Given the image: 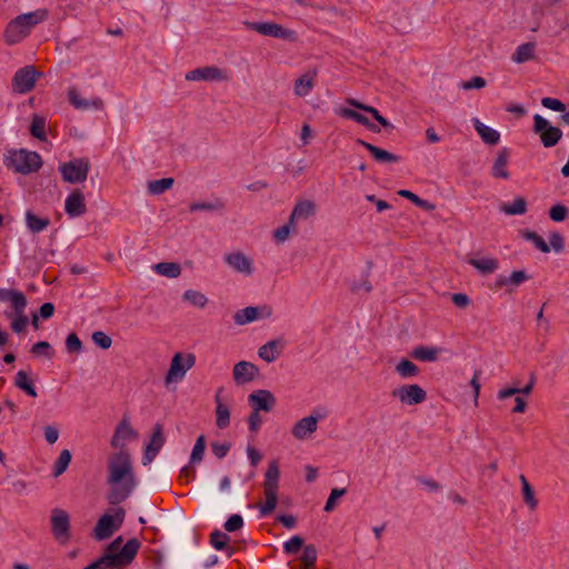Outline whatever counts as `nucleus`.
<instances>
[{
  "label": "nucleus",
  "mask_w": 569,
  "mask_h": 569,
  "mask_svg": "<svg viewBox=\"0 0 569 569\" xmlns=\"http://www.w3.org/2000/svg\"><path fill=\"white\" fill-rule=\"evenodd\" d=\"M26 224L32 233H39L46 230L50 224V219L38 217L31 211L26 212Z\"/></svg>",
  "instance_id": "nucleus-33"
},
{
  "label": "nucleus",
  "mask_w": 569,
  "mask_h": 569,
  "mask_svg": "<svg viewBox=\"0 0 569 569\" xmlns=\"http://www.w3.org/2000/svg\"><path fill=\"white\" fill-rule=\"evenodd\" d=\"M14 385L23 390L28 396L36 398L37 391L32 382L30 381L28 373L23 370H20L16 375Z\"/></svg>",
  "instance_id": "nucleus-41"
},
{
  "label": "nucleus",
  "mask_w": 569,
  "mask_h": 569,
  "mask_svg": "<svg viewBox=\"0 0 569 569\" xmlns=\"http://www.w3.org/2000/svg\"><path fill=\"white\" fill-rule=\"evenodd\" d=\"M439 349L435 347L419 346L415 348L411 356L420 361H436L438 359Z\"/></svg>",
  "instance_id": "nucleus-37"
},
{
  "label": "nucleus",
  "mask_w": 569,
  "mask_h": 569,
  "mask_svg": "<svg viewBox=\"0 0 569 569\" xmlns=\"http://www.w3.org/2000/svg\"><path fill=\"white\" fill-rule=\"evenodd\" d=\"M340 114L347 119H352L355 120L356 122L365 126L366 128H368L370 131L372 132H380V128L377 127L375 123L370 122L369 119L359 113L358 111L356 110H352V109H348V108H345L341 110Z\"/></svg>",
  "instance_id": "nucleus-34"
},
{
  "label": "nucleus",
  "mask_w": 569,
  "mask_h": 569,
  "mask_svg": "<svg viewBox=\"0 0 569 569\" xmlns=\"http://www.w3.org/2000/svg\"><path fill=\"white\" fill-rule=\"evenodd\" d=\"M316 72H308L298 78L293 91L298 97H306L315 84Z\"/></svg>",
  "instance_id": "nucleus-31"
},
{
  "label": "nucleus",
  "mask_w": 569,
  "mask_h": 569,
  "mask_svg": "<svg viewBox=\"0 0 569 569\" xmlns=\"http://www.w3.org/2000/svg\"><path fill=\"white\" fill-rule=\"evenodd\" d=\"M396 372L401 378H412L419 375L420 370L417 365H415L412 361L402 359L399 361V363L396 366Z\"/></svg>",
  "instance_id": "nucleus-42"
},
{
  "label": "nucleus",
  "mask_w": 569,
  "mask_h": 569,
  "mask_svg": "<svg viewBox=\"0 0 569 569\" xmlns=\"http://www.w3.org/2000/svg\"><path fill=\"white\" fill-rule=\"evenodd\" d=\"M62 178L69 183H81L88 178L90 162L87 158H77L59 167Z\"/></svg>",
  "instance_id": "nucleus-8"
},
{
  "label": "nucleus",
  "mask_w": 569,
  "mask_h": 569,
  "mask_svg": "<svg viewBox=\"0 0 569 569\" xmlns=\"http://www.w3.org/2000/svg\"><path fill=\"white\" fill-rule=\"evenodd\" d=\"M64 210L71 218L81 217L86 213L87 206L81 190L76 189L67 197Z\"/></svg>",
  "instance_id": "nucleus-20"
},
{
  "label": "nucleus",
  "mask_w": 569,
  "mask_h": 569,
  "mask_svg": "<svg viewBox=\"0 0 569 569\" xmlns=\"http://www.w3.org/2000/svg\"><path fill=\"white\" fill-rule=\"evenodd\" d=\"M284 341L272 339L258 349V356L268 363L273 362L283 351Z\"/></svg>",
  "instance_id": "nucleus-24"
},
{
  "label": "nucleus",
  "mask_w": 569,
  "mask_h": 569,
  "mask_svg": "<svg viewBox=\"0 0 569 569\" xmlns=\"http://www.w3.org/2000/svg\"><path fill=\"white\" fill-rule=\"evenodd\" d=\"M318 417L308 416L295 423L291 433L296 439L303 440L310 437L318 427Z\"/></svg>",
  "instance_id": "nucleus-21"
},
{
  "label": "nucleus",
  "mask_w": 569,
  "mask_h": 569,
  "mask_svg": "<svg viewBox=\"0 0 569 569\" xmlns=\"http://www.w3.org/2000/svg\"><path fill=\"white\" fill-rule=\"evenodd\" d=\"M42 73L33 66H26L19 69L12 78V89L18 93H28L34 88L36 81Z\"/></svg>",
  "instance_id": "nucleus-14"
},
{
  "label": "nucleus",
  "mask_w": 569,
  "mask_h": 569,
  "mask_svg": "<svg viewBox=\"0 0 569 569\" xmlns=\"http://www.w3.org/2000/svg\"><path fill=\"white\" fill-rule=\"evenodd\" d=\"M164 445V436L162 426L160 423H157L153 427V433L151 436V439L149 443L146 446L144 453L142 457V463L144 466L152 462V460L156 458L158 452L161 450L162 446Z\"/></svg>",
  "instance_id": "nucleus-18"
},
{
  "label": "nucleus",
  "mask_w": 569,
  "mask_h": 569,
  "mask_svg": "<svg viewBox=\"0 0 569 569\" xmlns=\"http://www.w3.org/2000/svg\"><path fill=\"white\" fill-rule=\"evenodd\" d=\"M124 515V509L121 507L113 513L102 515L93 529L94 538L99 541L110 538L122 526Z\"/></svg>",
  "instance_id": "nucleus-6"
},
{
  "label": "nucleus",
  "mask_w": 569,
  "mask_h": 569,
  "mask_svg": "<svg viewBox=\"0 0 569 569\" xmlns=\"http://www.w3.org/2000/svg\"><path fill=\"white\" fill-rule=\"evenodd\" d=\"M280 470L277 460L269 462L267 471L264 473L263 481V493L264 503L259 505V512L262 517L270 515L278 502V488H279Z\"/></svg>",
  "instance_id": "nucleus-5"
},
{
  "label": "nucleus",
  "mask_w": 569,
  "mask_h": 569,
  "mask_svg": "<svg viewBox=\"0 0 569 569\" xmlns=\"http://www.w3.org/2000/svg\"><path fill=\"white\" fill-rule=\"evenodd\" d=\"M153 269L157 273L168 278H178L181 274V267L177 262H159Z\"/></svg>",
  "instance_id": "nucleus-39"
},
{
  "label": "nucleus",
  "mask_w": 569,
  "mask_h": 569,
  "mask_svg": "<svg viewBox=\"0 0 569 569\" xmlns=\"http://www.w3.org/2000/svg\"><path fill=\"white\" fill-rule=\"evenodd\" d=\"M522 237L526 240L531 241L535 244V247L537 249H539L540 251H542V252L550 251V247L547 244V242L543 240V238L540 237L538 233L530 231V230H525L522 232Z\"/></svg>",
  "instance_id": "nucleus-49"
},
{
  "label": "nucleus",
  "mask_w": 569,
  "mask_h": 569,
  "mask_svg": "<svg viewBox=\"0 0 569 569\" xmlns=\"http://www.w3.org/2000/svg\"><path fill=\"white\" fill-rule=\"evenodd\" d=\"M70 461V451L68 449H63L53 465V476L59 477L60 475H62L67 470Z\"/></svg>",
  "instance_id": "nucleus-46"
},
{
  "label": "nucleus",
  "mask_w": 569,
  "mask_h": 569,
  "mask_svg": "<svg viewBox=\"0 0 569 569\" xmlns=\"http://www.w3.org/2000/svg\"><path fill=\"white\" fill-rule=\"evenodd\" d=\"M51 532L57 541L66 545L70 540V518L66 510L54 508L50 516Z\"/></svg>",
  "instance_id": "nucleus-12"
},
{
  "label": "nucleus",
  "mask_w": 569,
  "mask_h": 569,
  "mask_svg": "<svg viewBox=\"0 0 569 569\" xmlns=\"http://www.w3.org/2000/svg\"><path fill=\"white\" fill-rule=\"evenodd\" d=\"M223 79V71L217 67L197 68L186 73V80L188 81H212Z\"/></svg>",
  "instance_id": "nucleus-22"
},
{
  "label": "nucleus",
  "mask_w": 569,
  "mask_h": 569,
  "mask_svg": "<svg viewBox=\"0 0 569 569\" xmlns=\"http://www.w3.org/2000/svg\"><path fill=\"white\" fill-rule=\"evenodd\" d=\"M206 449V438L203 435L199 436L196 440V443L193 446L191 456H190V462L197 463L200 462L203 458Z\"/></svg>",
  "instance_id": "nucleus-50"
},
{
  "label": "nucleus",
  "mask_w": 569,
  "mask_h": 569,
  "mask_svg": "<svg viewBox=\"0 0 569 569\" xmlns=\"http://www.w3.org/2000/svg\"><path fill=\"white\" fill-rule=\"evenodd\" d=\"M486 86V80L482 77H472L469 81L461 83L463 90L481 89Z\"/></svg>",
  "instance_id": "nucleus-64"
},
{
  "label": "nucleus",
  "mask_w": 569,
  "mask_h": 569,
  "mask_svg": "<svg viewBox=\"0 0 569 569\" xmlns=\"http://www.w3.org/2000/svg\"><path fill=\"white\" fill-rule=\"evenodd\" d=\"M66 349L70 353H79L82 350V342L77 333L72 332L68 335L66 339Z\"/></svg>",
  "instance_id": "nucleus-57"
},
{
  "label": "nucleus",
  "mask_w": 569,
  "mask_h": 569,
  "mask_svg": "<svg viewBox=\"0 0 569 569\" xmlns=\"http://www.w3.org/2000/svg\"><path fill=\"white\" fill-rule=\"evenodd\" d=\"M316 203L310 200H302L296 203L289 218L290 223H296L297 220H306L316 214Z\"/></svg>",
  "instance_id": "nucleus-26"
},
{
  "label": "nucleus",
  "mask_w": 569,
  "mask_h": 569,
  "mask_svg": "<svg viewBox=\"0 0 569 569\" xmlns=\"http://www.w3.org/2000/svg\"><path fill=\"white\" fill-rule=\"evenodd\" d=\"M216 425L219 429H226L230 423V410L221 402L220 390L216 395Z\"/></svg>",
  "instance_id": "nucleus-32"
},
{
  "label": "nucleus",
  "mask_w": 569,
  "mask_h": 569,
  "mask_svg": "<svg viewBox=\"0 0 569 569\" xmlns=\"http://www.w3.org/2000/svg\"><path fill=\"white\" fill-rule=\"evenodd\" d=\"M248 402L253 411L270 412L276 406V398L269 390L260 389L248 396Z\"/></svg>",
  "instance_id": "nucleus-17"
},
{
  "label": "nucleus",
  "mask_w": 569,
  "mask_h": 569,
  "mask_svg": "<svg viewBox=\"0 0 569 569\" xmlns=\"http://www.w3.org/2000/svg\"><path fill=\"white\" fill-rule=\"evenodd\" d=\"M347 102L359 110L370 113L376 120L380 117L379 111L371 106L363 104L355 99H348Z\"/></svg>",
  "instance_id": "nucleus-62"
},
{
  "label": "nucleus",
  "mask_w": 569,
  "mask_h": 569,
  "mask_svg": "<svg viewBox=\"0 0 569 569\" xmlns=\"http://www.w3.org/2000/svg\"><path fill=\"white\" fill-rule=\"evenodd\" d=\"M229 540H230L229 536L219 530H214L210 535V543L217 550H223L224 548H227Z\"/></svg>",
  "instance_id": "nucleus-51"
},
{
  "label": "nucleus",
  "mask_w": 569,
  "mask_h": 569,
  "mask_svg": "<svg viewBox=\"0 0 569 569\" xmlns=\"http://www.w3.org/2000/svg\"><path fill=\"white\" fill-rule=\"evenodd\" d=\"M106 482L110 487L107 500L110 505L124 501L137 486L132 460L127 450L112 452L107 458Z\"/></svg>",
  "instance_id": "nucleus-1"
},
{
  "label": "nucleus",
  "mask_w": 569,
  "mask_h": 569,
  "mask_svg": "<svg viewBox=\"0 0 569 569\" xmlns=\"http://www.w3.org/2000/svg\"><path fill=\"white\" fill-rule=\"evenodd\" d=\"M196 363V357L193 353H181L177 352L170 362L169 370L166 375L164 382L170 385L172 382L181 381L187 371L191 369Z\"/></svg>",
  "instance_id": "nucleus-7"
},
{
  "label": "nucleus",
  "mask_w": 569,
  "mask_h": 569,
  "mask_svg": "<svg viewBox=\"0 0 569 569\" xmlns=\"http://www.w3.org/2000/svg\"><path fill=\"white\" fill-rule=\"evenodd\" d=\"M509 152L506 148L499 150L497 158L492 166V176L496 178L508 179L509 172L507 171Z\"/></svg>",
  "instance_id": "nucleus-30"
},
{
  "label": "nucleus",
  "mask_w": 569,
  "mask_h": 569,
  "mask_svg": "<svg viewBox=\"0 0 569 569\" xmlns=\"http://www.w3.org/2000/svg\"><path fill=\"white\" fill-rule=\"evenodd\" d=\"M30 351L34 356L43 355L48 359H51L53 357L52 348H51L50 343L47 341H39V342L34 343L31 347Z\"/></svg>",
  "instance_id": "nucleus-54"
},
{
  "label": "nucleus",
  "mask_w": 569,
  "mask_h": 569,
  "mask_svg": "<svg viewBox=\"0 0 569 569\" xmlns=\"http://www.w3.org/2000/svg\"><path fill=\"white\" fill-rule=\"evenodd\" d=\"M244 26L247 29L256 31L262 36L289 40V41H296V39H297L296 31L283 28L281 24H278L274 22L246 21Z\"/></svg>",
  "instance_id": "nucleus-10"
},
{
  "label": "nucleus",
  "mask_w": 569,
  "mask_h": 569,
  "mask_svg": "<svg viewBox=\"0 0 569 569\" xmlns=\"http://www.w3.org/2000/svg\"><path fill=\"white\" fill-rule=\"evenodd\" d=\"M398 194L405 199L410 200L412 203L418 206L419 208H422L425 210L431 211L435 209V204L430 203L427 200L421 199L416 193L409 191V190H400L398 191Z\"/></svg>",
  "instance_id": "nucleus-47"
},
{
  "label": "nucleus",
  "mask_w": 569,
  "mask_h": 569,
  "mask_svg": "<svg viewBox=\"0 0 569 569\" xmlns=\"http://www.w3.org/2000/svg\"><path fill=\"white\" fill-rule=\"evenodd\" d=\"M468 263L482 276L491 274L499 269V260L492 257H473L468 259Z\"/></svg>",
  "instance_id": "nucleus-25"
},
{
  "label": "nucleus",
  "mask_w": 569,
  "mask_h": 569,
  "mask_svg": "<svg viewBox=\"0 0 569 569\" xmlns=\"http://www.w3.org/2000/svg\"><path fill=\"white\" fill-rule=\"evenodd\" d=\"M500 210L508 216L523 214L527 211L525 198L518 197L511 203H503Z\"/></svg>",
  "instance_id": "nucleus-38"
},
{
  "label": "nucleus",
  "mask_w": 569,
  "mask_h": 569,
  "mask_svg": "<svg viewBox=\"0 0 569 569\" xmlns=\"http://www.w3.org/2000/svg\"><path fill=\"white\" fill-rule=\"evenodd\" d=\"M259 376V368L249 361H239L234 365L232 377L237 385L253 381Z\"/></svg>",
  "instance_id": "nucleus-19"
},
{
  "label": "nucleus",
  "mask_w": 569,
  "mask_h": 569,
  "mask_svg": "<svg viewBox=\"0 0 569 569\" xmlns=\"http://www.w3.org/2000/svg\"><path fill=\"white\" fill-rule=\"evenodd\" d=\"M567 213L568 209L562 204H556L549 210L550 219L557 222L563 221L567 217Z\"/></svg>",
  "instance_id": "nucleus-59"
},
{
  "label": "nucleus",
  "mask_w": 569,
  "mask_h": 569,
  "mask_svg": "<svg viewBox=\"0 0 569 569\" xmlns=\"http://www.w3.org/2000/svg\"><path fill=\"white\" fill-rule=\"evenodd\" d=\"M172 178H162L159 180H152L148 182V191L151 194H161L164 191L169 190L173 186Z\"/></svg>",
  "instance_id": "nucleus-45"
},
{
  "label": "nucleus",
  "mask_w": 569,
  "mask_h": 569,
  "mask_svg": "<svg viewBox=\"0 0 569 569\" xmlns=\"http://www.w3.org/2000/svg\"><path fill=\"white\" fill-rule=\"evenodd\" d=\"M182 299L199 309L204 308L208 303V298L204 293L192 289L186 290Z\"/></svg>",
  "instance_id": "nucleus-43"
},
{
  "label": "nucleus",
  "mask_w": 569,
  "mask_h": 569,
  "mask_svg": "<svg viewBox=\"0 0 569 569\" xmlns=\"http://www.w3.org/2000/svg\"><path fill=\"white\" fill-rule=\"evenodd\" d=\"M223 262L236 273L251 277L254 273V262L251 257L241 250L224 253Z\"/></svg>",
  "instance_id": "nucleus-11"
},
{
  "label": "nucleus",
  "mask_w": 569,
  "mask_h": 569,
  "mask_svg": "<svg viewBox=\"0 0 569 569\" xmlns=\"http://www.w3.org/2000/svg\"><path fill=\"white\" fill-rule=\"evenodd\" d=\"M402 405L416 406L427 399V392L419 385H403L391 392Z\"/></svg>",
  "instance_id": "nucleus-15"
},
{
  "label": "nucleus",
  "mask_w": 569,
  "mask_h": 569,
  "mask_svg": "<svg viewBox=\"0 0 569 569\" xmlns=\"http://www.w3.org/2000/svg\"><path fill=\"white\" fill-rule=\"evenodd\" d=\"M3 164L16 173L29 174L41 168L42 160L34 151L11 149L4 153Z\"/></svg>",
  "instance_id": "nucleus-4"
},
{
  "label": "nucleus",
  "mask_w": 569,
  "mask_h": 569,
  "mask_svg": "<svg viewBox=\"0 0 569 569\" xmlns=\"http://www.w3.org/2000/svg\"><path fill=\"white\" fill-rule=\"evenodd\" d=\"M535 48L536 46L532 42L520 44L511 57L512 61L516 63H523L531 60L533 58Z\"/></svg>",
  "instance_id": "nucleus-36"
},
{
  "label": "nucleus",
  "mask_w": 569,
  "mask_h": 569,
  "mask_svg": "<svg viewBox=\"0 0 569 569\" xmlns=\"http://www.w3.org/2000/svg\"><path fill=\"white\" fill-rule=\"evenodd\" d=\"M262 425V418L260 416V412L251 411V413L248 417V426L249 430L252 432H257Z\"/></svg>",
  "instance_id": "nucleus-63"
},
{
  "label": "nucleus",
  "mask_w": 569,
  "mask_h": 569,
  "mask_svg": "<svg viewBox=\"0 0 569 569\" xmlns=\"http://www.w3.org/2000/svg\"><path fill=\"white\" fill-rule=\"evenodd\" d=\"M541 104L545 108H548L553 111L563 112L566 110V106L558 99L546 97L542 98Z\"/></svg>",
  "instance_id": "nucleus-61"
},
{
  "label": "nucleus",
  "mask_w": 569,
  "mask_h": 569,
  "mask_svg": "<svg viewBox=\"0 0 569 569\" xmlns=\"http://www.w3.org/2000/svg\"><path fill=\"white\" fill-rule=\"evenodd\" d=\"M137 438L138 432L131 427L129 418L123 416L116 427L114 433L110 440V446L114 449L124 450L126 442Z\"/></svg>",
  "instance_id": "nucleus-16"
},
{
  "label": "nucleus",
  "mask_w": 569,
  "mask_h": 569,
  "mask_svg": "<svg viewBox=\"0 0 569 569\" xmlns=\"http://www.w3.org/2000/svg\"><path fill=\"white\" fill-rule=\"evenodd\" d=\"M473 126H475L476 131L478 132V134L480 136V138L482 139V141L485 143L495 146L499 142L500 133L497 130L483 124L477 118L473 119Z\"/></svg>",
  "instance_id": "nucleus-28"
},
{
  "label": "nucleus",
  "mask_w": 569,
  "mask_h": 569,
  "mask_svg": "<svg viewBox=\"0 0 569 569\" xmlns=\"http://www.w3.org/2000/svg\"><path fill=\"white\" fill-rule=\"evenodd\" d=\"M292 230L296 231V227L295 223H290L289 218L286 224L273 231V239L278 242H284L289 238Z\"/></svg>",
  "instance_id": "nucleus-52"
},
{
  "label": "nucleus",
  "mask_w": 569,
  "mask_h": 569,
  "mask_svg": "<svg viewBox=\"0 0 569 569\" xmlns=\"http://www.w3.org/2000/svg\"><path fill=\"white\" fill-rule=\"evenodd\" d=\"M243 526V519L240 515H232L224 523V529L229 532L237 531Z\"/></svg>",
  "instance_id": "nucleus-60"
},
{
  "label": "nucleus",
  "mask_w": 569,
  "mask_h": 569,
  "mask_svg": "<svg viewBox=\"0 0 569 569\" xmlns=\"http://www.w3.org/2000/svg\"><path fill=\"white\" fill-rule=\"evenodd\" d=\"M530 277L523 270H516L510 273L509 277L499 276L496 280V287L503 288L508 286L518 287Z\"/></svg>",
  "instance_id": "nucleus-29"
},
{
  "label": "nucleus",
  "mask_w": 569,
  "mask_h": 569,
  "mask_svg": "<svg viewBox=\"0 0 569 569\" xmlns=\"http://www.w3.org/2000/svg\"><path fill=\"white\" fill-rule=\"evenodd\" d=\"M303 547V539L300 536H293L284 542L283 550L288 555L297 553Z\"/></svg>",
  "instance_id": "nucleus-55"
},
{
  "label": "nucleus",
  "mask_w": 569,
  "mask_h": 569,
  "mask_svg": "<svg viewBox=\"0 0 569 569\" xmlns=\"http://www.w3.org/2000/svg\"><path fill=\"white\" fill-rule=\"evenodd\" d=\"M140 547L141 542L137 538H132L124 543L119 555L104 552L98 560L83 569H123L133 561Z\"/></svg>",
  "instance_id": "nucleus-3"
},
{
  "label": "nucleus",
  "mask_w": 569,
  "mask_h": 569,
  "mask_svg": "<svg viewBox=\"0 0 569 569\" xmlns=\"http://www.w3.org/2000/svg\"><path fill=\"white\" fill-rule=\"evenodd\" d=\"M0 302L9 306V310L4 311L6 318L26 311L28 306V299L22 291L9 288H0Z\"/></svg>",
  "instance_id": "nucleus-13"
},
{
  "label": "nucleus",
  "mask_w": 569,
  "mask_h": 569,
  "mask_svg": "<svg viewBox=\"0 0 569 569\" xmlns=\"http://www.w3.org/2000/svg\"><path fill=\"white\" fill-rule=\"evenodd\" d=\"M48 18V10L38 9L12 19L4 30V41L16 44L29 36L31 29Z\"/></svg>",
  "instance_id": "nucleus-2"
},
{
  "label": "nucleus",
  "mask_w": 569,
  "mask_h": 569,
  "mask_svg": "<svg viewBox=\"0 0 569 569\" xmlns=\"http://www.w3.org/2000/svg\"><path fill=\"white\" fill-rule=\"evenodd\" d=\"M68 99L69 102L76 108L80 110L88 109H101L103 107V101L101 98H93L91 100H87L80 96L76 88H69L68 90Z\"/></svg>",
  "instance_id": "nucleus-23"
},
{
  "label": "nucleus",
  "mask_w": 569,
  "mask_h": 569,
  "mask_svg": "<svg viewBox=\"0 0 569 569\" xmlns=\"http://www.w3.org/2000/svg\"><path fill=\"white\" fill-rule=\"evenodd\" d=\"M259 318V308L257 307H246L241 310H238L233 315V320L238 326H243L250 323Z\"/></svg>",
  "instance_id": "nucleus-35"
},
{
  "label": "nucleus",
  "mask_w": 569,
  "mask_h": 569,
  "mask_svg": "<svg viewBox=\"0 0 569 569\" xmlns=\"http://www.w3.org/2000/svg\"><path fill=\"white\" fill-rule=\"evenodd\" d=\"M223 204L221 202H214V203H211V202H192L189 204V210L191 212H194V211H199V210H202V211H214V210H220L222 209Z\"/></svg>",
  "instance_id": "nucleus-56"
},
{
  "label": "nucleus",
  "mask_w": 569,
  "mask_h": 569,
  "mask_svg": "<svg viewBox=\"0 0 569 569\" xmlns=\"http://www.w3.org/2000/svg\"><path fill=\"white\" fill-rule=\"evenodd\" d=\"M317 561V549L313 545L303 547L301 562L302 569H311Z\"/></svg>",
  "instance_id": "nucleus-48"
},
{
  "label": "nucleus",
  "mask_w": 569,
  "mask_h": 569,
  "mask_svg": "<svg viewBox=\"0 0 569 569\" xmlns=\"http://www.w3.org/2000/svg\"><path fill=\"white\" fill-rule=\"evenodd\" d=\"M359 144H361L362 147H365L369 152L370 154L375 158L376 161L378 162H381V163H396V162H399L400 161V157L395 154V153H391L387 150H383L381 148H378L369 142H366L361 139H359L357 141Z\"/></svg>",
  "instance_id": "nucleus-27"
},
{
  "label": "nucleus",
  "mask_w": 569,
  "mask_h": 569,
  "mask_svg": "<svg viewBox=\"0 0 569 569\" xmlns=\"http://www.w3.org/2000/svg\"><path fill=\"white\" fill-rule=\"evenodd\" d=\"M91 338H92V341L94 342V345H97L98 347H100L104 350L109 349L111 347L112 340L103 331H94L92 333Z\"/></svg>",
  "instance_id": "nucleus-58"
},
{
  "label": "nucleus",
  "mask_w": 569,
  "mask_h": 569,
  "mask_svg": "<svg viewBox=\"0 0 569 569\" xmlns=\"http://www.w3.org/2000/svg\"><path fill=\"white\" fill-rule=\"evenodd\" d=\"M30 133L39 140H46V119L42 116L33 114L30 126Z\"/></svg>",
  "instance_id": "nucleus-44"
},
{
  "label": "nucleus",
  "mask_w": 569,
  "mask_h": 569,
  "mask_svg": "<svg viewBox=\"0 0 569 569\" xmlns=\"http://www.w3.org/2000/svg\"><path fill=\"white\" fill-rule=\"evenodd\" d=\"M7 319L10 320V329L17 335L23 333L30 322V318L27 316L26 311L16 313Z\"/></svg>",
  "instance_id": "nucleus-40"
},
{
  "label": "nucleus",
  "mask_w": 569,
  "mask_h": 569,
  "mask_svg": "<svg viewBox=\"0 0 569 569\" xmlns=\"http://www.w3.org/2000/svg\"><path fill=\"white\" fill-rule=\"evenodd\" d=\"M346 493H347V489H345V488H341V489H339V488H333V489L331 490V492H330V495H329L328 499H327V502H326V505H325L323 510H325L326 512H331V511L335 509V507H336L337 500H338L340 497L345 496Z\"/></svg>",
  "instance_id": "nucleus-53"
},
{
  "label": "nucleus",
  "mask_w": 569,
  "mask_h": 569,
  "mask_svg": "<svg viewBox=\"0 0 569 569\" xmlns=\"http://www.w3.org/2000/svg\"><path fill=\"white\" fill-rule=\"evenodd\" d=\"M533 132L538 133L545 148L556 146L562 138V131L558 127H553L540 114L533 117Z\"/></svg>",
  "instance_id": "nucleus-9"
}]
</instances>
